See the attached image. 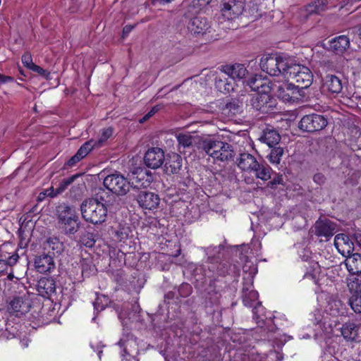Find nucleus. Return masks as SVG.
Returning a JSON list of instances; mask_svg holds the SVG:
<instances>
[{"label": "nucleus", "instance_id": "nucleus-57", "mask_svg": "<svg viewBox=\"0 0 361 361\" xmlns=\"http://www.w3.org/2000/svg\"><path fill=\"white\" fill-rule=\"evenodd\" d=\"M238 105L234 102H229L227 103L226 105V108L228 109L232 114H235L236 113H238Z\"/></svg>", "mask_w": 361, "mask_h": 361}, {"label": "nucleus", "instance_id": "nucleus-26", "mask_svg": "<svg viewBox=\"0 0 361 361\" xmlns=\"http://www.w3.org/2000/svg\"><path fill=\"white\" fill-rule=\"evenodd\" d=\"M329 49L336 54H343L350 46V39L346 35H339L329 42Z\"/></svg>", "mask_w": 361, "mask_h": 361}, {"label": "nucleus", "instance_id": "nucleus-7", "mask_svg": "<svg viewBox=\"0 0 361 361\" xmlns=\"http://www.w3.org/2000/svg\"><path fill=\"white\" fill-rule=\"evenodd\" d=\"M104 187L110 194L116 195H126L130 190V182L120 173H113L105 177L103 181Z\"/></svg>", "mask_w": 361, "mask_h": 361}, {"label": "nucleus", "instance_id": "nucleus-21", "mask_svg": "<svg viewBox=\"0 0 361 361\" xmlns=\"http://www.w3.org/2000/svg\"><path fill=\"white\" fill-rule=\"evenodd\" d=\"M35 267L38 272L42 274L47 273L54 269L55 264L53 256L47 253L36 257L35 259Z\"/></svg>", "mask_w": 361, "mask_h": 361}, {"label": "nucleus", "instance_id": "nucleus-42", "mask_svg": "<svg viewBox=\"0 0 361 361\" xmlns=\"http://www.w3.org/2000/svg\"><path fill=\"white\" fill-rule=\"evenodd\" d=\"M259 8L257 3L250 1L247 4L245 2V8L243 15L247 18H257L259 14L258 13Z\"/></svg>", "mask_w": 361, "mask_h": 361}, {"label": "nucleus", "instance_id": "nucleus-44", "mask_svg": "<svg viewBox=\"0 0 361 361\" xmlns=\"http://www.w3.org/2000/svg\"><path fill=\"white\" fill-rule=\"evenodd\" d=\"M94 140H90L86 142H85L78 150L77 154L82 159L85 157L89 152L96 146L93 143Z\"/></svg>", "mask_w": 361, "mask_h": 361}, {"label": "nucleus", "instance_id": "nucleus-6", "mask_svg": "<svg viewBox=\"0 0 361 361\" xmlns=\"http://www.w3.org/2000/svg\"><path fill=\"white\" fill-rule=\"evenodd\" d=\"M240 274V267L239 264L231 263L229 261L220 262L216 267L217 277L221 276L226 278L224 281V286H220L219 288H224L228 286L231 281H238ZM220 280L216 278L214 280V287H218L216 284Z\"/></svg>", "mask_w": 361, "mask_h": 361}, {"label": "nucleus", "instance_id": "nucleus-19", "mask_svg": "<svg viewBox=\"0 0 361 361\" xmlns=\"http://www.w3.org/2000/svg\"><path fill=\"white\" fill-rule=\"evenodd\" d=\"M248 85L257 93L271 92L273 89L272 82L269 78L257 75L249 80Z\"/></svg>", "mask_w": 361, "mask_h": 361}, {"label": "nucleus", "instance_id": "nucleus-22", "mask_svg": "<svg viewBox=\"0 0 361 361\" xmlns=\"http://www.w3.org/2000/svg\"><path fill=\"white\" fill-rule=\"evenodd\" d=\"M215 86L221 92L229 93L235 91L236 84L224 71L223 74L216 78Z\"/></svg>", "mask_w": 361, "mask_h": 361}, {"label": "nucleus", "instance_id": "nucleus-17", "mask_svg": "<svg viewBox=\"0 0 361 361\" xmlns=\"http://www.w3.org/2000/svg\"><path fill=\"white\" fill-rule=\"evenodd\" d=\"M334 245L343 257L353 254L354 243L348 235L340 233L335 236Z\"/></svg>", "mask_w": 361, "mask_h": 361}, {"label": "nucleus", "instance_id": "nucleus-23", "mask_svg": "<svg viewBox=\"0 0 361 361\" xmlns=\"http://www.w3.org/2000/svg\"><path fill=\"white\" fill-rule=\"evenodd\" d=\"M238 167L243 171L252 173L256 166H258L257 159L251 154L241 153L236 161Z\"/></svg>", "mask_w": 361, "mask_h": 361}, {"label": "nucleus", "instance_id": "nucleus-14", "mask_svg": "<svg viewBox=\"0 0 361 361\" xmlns=\"http://www.w3.org/2000/svg\"><path fill=\"white\" fill-rule=\"evenodd\" d=\"M182 166V157L176 152L168 153L163 161L159 159V168H163L166 174H176Z\"/></svg>", "mask_w": 361, "mask_h": 361}, {"label": "nucleus", "instance_id": "nucleus-9", "mask_svg": "<svg viewBox=\"0 0 361 361\" xmlns=\"http://www.w3.org/2000/svg\"><path fill=\"white\" fill-rule=\"evenodd\" d=\"M275 94L276 97L285 102H295L300 99L303 93L293 82H283L276 86Z\"/></svg>", "mask_w": 361, "mask_h": 361}, {"label": "nucleus", "instance_id": "nucleus-59", "mask_svg": "<svg viewBox=\"0 0 361 361\" xmlns=\"http://www.w3.org/2000/svg\"><path fill=\"white\" fill-rule=\"evenodd\" d=\"M211 1L212 0H193L192 3L195 6H197L201 8L208 5Z\"/></svg>", "mask_w": 361, "mask_h": 361}, {"label": "nucleus", "instance_id": "nucleus-38", "mask_svg": "<svg viewBox=\"0 0 361 361\" xmlns=\"http://www.w3.org/2000/svg\"><path fill=\"white\" fill-rule=\"evenodd\" d=\"M327 4V0H315L306 6L305 11L309 14L319 13L325 10Z\"/></svg>", "mask_w": 361, "mask_h": 361}, {"label": "nucleus", "instance_id": "nucleus-32", "mask_svg": "<svg viewBox=\"0 0 361 361\" xmlns=\"http://www.w3.org/2000/svg\"><path fill=\"white\" fill-rule=\"evenodd\" d=\"M43 249L47 253L54 255L63 250V243L56 237H50L43 243Z\"/></svg>", "mask_w": 361, "mask_h": 361}, {"label": "nucleus", "instance_id": "nucleus-49", "mask_svg": "<svg viewBox=\"0 0 361 361\" xmlns=\"http://www.w3.org/2000/svg\"><path fill=\"white\" fill-rule=\"evenodd\" d=\"M192 286L189 283H186L181 284L178 289V293L181 298L188 297L192 293Z\"/></svg>", "mask_w": 361, "mask_h": 361}, {"label": "nucleus", "instance_id": "nucleus-29", "mask_svg": "<svg viewBox=\"0 0 361 361\" xmlns=\"http://www.w3.org/2000/svg\"><path fill=\"white\" fill-rule=\"evenodd\" d=\"M281 135L277 130L266 128L259 138V141L265 143L269 147L279 145L281 141Z\"/></svg>", "mask_w": 361, "mask_h": 361}, {"label": "nucleus", "instance_id": "nucleus-58", "mask_svg": "<svg viewBox=\"0 0 361 361\" xmlns=\"http://www.w3.org/2000/svg\"><path fill=\"white\" fill-rule=\"evenodd\" d=\"M81 159L82 158H80L77 154H75L68 161L67 165L70 167H72Z\"/></svg>", "mask_w": 361, "mask_h": 361}, {"label": "nucleus", "instance_id": "nucleus-27", "mask_svg": "<svg viewBox=\"0 0 361 361\" xmlns=\"http://www.w3.org/2000/svg\"><path fill=\"white\" fill-rule=\"evenodd\" d=\"M137 202L143 209L152 210L158 206V195L144 192L138 195Z\"/></svg>", "mask_w": 361, "mask_h": 361}, {"label": "nucleus", "instance_id": "nucleus-45", "mask_svg": "<svg viewBox=\"0 0 361 361\" xmlns=\"http://www.w3.org/2000/svg\"><path fill=\"white\" fill-rule=\"evenodd\" d=\"M349 302L350 307L355 313H361V293L353 294Z\"/></svg>", "mask_w": 361, "mask_h": 361}, {"label": "nucleus", "instance_id": "nucleus-28", "mask_svg": "<svg viewBox=\"0 0 361 361\" xmlns=\"http://www.w3.org/2000/svg\"><path fill=\"white\" fill-rule=\"evenodd\" d=\"M347 270L351 275L361 274V254L353 253L345 259Z\"/></svg>", "mask_w": 361, "mask_h": 361}, {"label": "nucleus", "instance_id": "nucleus-39", "mask_svg": "<svg viewBox=\"0 0 361 361\" xmlns=\"http://www.w3.org/2000/svg\"><path fill=\"white\" fill-rule=\"evenodd\" d=\"M75 215H77L76 212L71 206L63 204L60 205L58 208V218L59 222L66 220V218L74 217Z\"/></svg>", "mask_w": 361, "mask_h": 361}, {"label": "nucleus", "instance_id": "nucleus-33", "mask_svg": "<svg viewBox=\"0 0 361 361\" xmlns=\"http://www.w3.org/2000/svg\"><path fill=\"white\" fill-rule=\"evenodd\" d=\"M226 73L235 82L236 80H240L245 77L247 71L243 64H235L226 67L224 70Z\"/></svg>", "mask_w": 361, "mask_h": 361}, {"label": "nucleus", "instance_id": "nucleus-16", "mask_svg": "<svg viewBox=\"0 0 361 361\" xmlns=\"http://www.w3.org/2000/svg\"><path fill=\"white\" fill-rule=\"evenodd\" d=\"M142 317L143 316L140 312V306L136 303L132 305L131 312H122L119 314V318L121 319L124 326L134 324L135 327H140L139 324L142 322Z\"/></svg>", "mask_w": 361, "mask_h": 361}, {"label": "nucleus", "instance_id": "nucleus-64", "mask_svg": "<svg viewBox=\"0 0 361 361\" xmlns=\"http://www.w3.org/2000/svg\"><path fill=\"white\" fill-rule=\"evenodd\" d=\"M49 195H50V193H47L46 192V190H44V191L39 192V194L38 195V196L37 197V200L38 202H42L45 199L46 197H48Z\"/></svg>", "mask_w": 361, "mask_h": 361}, {"label": "nucleus", "instance_id": "nucleus-37", "mask_svg": "<svg viewBox=\"0 0 361 361\" xmlns=\"http://www.w3.org/2000/svg\"><path fill=\"white\" fill-rule=\"evenodd\" d=\"M269 148L270 152L267 157L269 161L273 164H279L284 153L283 148L279 145H274Z\"/></svg>", "mask_w": 361, "mask_h": 361}, {"label": "nucleus", "instance_id": "nucleus-48", "mask_svg": "<svg viewBox=\"0 0 361 361\" xmlns=\"http://www.w3.org/2000/svg\"><path fill=\"white\" fill-rule=\"evenodd\" d=\"M76 176H72L68 178L63 179L56 188V193L61 194L69 186L75 179Z\"/></svg>", "mask_w": 361, "mask_h": 361}, {"label": "nucleus", "instance_id": "nucleus-54", "mask_svg": "<svg viewBox=\"0 0 361 361\" xmlns=\"http://www.w3.org/2000/svg\"><path fill=\"white\" fill-rule=\"evenodd\" d=\"M313 180L315 183L321 185L324 183V182L326 180V178H325L324 175H323L322 173H317L314 175Z\"/></svg>", "mask_w": 361, "mask_h": 361}, {"label": "nucleus", "instance_id": "nucleus-41", "mask_svg": "<svg viewBox=\"0 0 361 361\" xmlns=\"http://www.w3.org/2000/svg\"><path fill=\"white\" fill-rule=\"evenodd\" d=\"M348 286L353 294L361 293V274L352 275L348 279Z\"/></svg>", "mask_w": 361, "mask_h": 361}, {"label": "nucleus", "instance_id": "nucleus-10", "mask_svg": "<svg viewBox=\"0 0 361 361\" xmlns=\"http://www.w3.org/2000/svg\"><path fill=\"white\" fill-rule=\"evenodd\" d=\"M245 8V0H223L221 15L226 20H232L243 15Z\"/></svg>", "mask_w": 361, "mask_h": 361}, {"label": "nucleus", "instance_id": "nucleus-46", "mask_svg": "<svg viewBox=\"0 0 361 361\" xmlns=\"http://www.w3.org/2000/svg\"><path fill=\"white\" fill-rule=\"evenodd\" d=\"M130 232L131 231L129 226L121 224L116 231V236L118 240L122 241L128 238Z\"/></svg>", "mask_w": 361, "mask_h": 361}, {"label": "nucleus", "instance_id": "nucleus-47", "mask_svg": "<svg viewBox=\"0 0 361 361\" xmlns=\"http://www.w3.org/2000/svg\"><path fill=\"white\" fill-rule=\"evenodd\" d=\"M177 140L180 145L188 147L192 145L193 137L190 134L179 133Z\"/></svg>", "mask_w": 361, "mask_h": 361}, {"label": "nucleus", "instance_id": "nucleus-4", "mask_svg": "<svg viewBox=\"0 0 361 361\" xmlns=\"http://www.w3.org/2000/svg\"><path fill=\"white\" fill-rule=\"evenodd\" d=\"M291 59L286 56L276 54L264 55L260 60L261 69L271 76L287 75V70Z\"/></svg>", "mask_w": 361, "mask_h": 361}, {"label": "nucleus", "instance_id": "nucleus-61", "mask_svg": "<svg viewBox=\"0 0 361 361\" xmlns=\"http://www.w3.org/2000/svg\"><path fill=\"white\" fill-rule=\"evenodd\" d=\"M18 255L16 253L9 257L7 262H6L7 263V265L8 264L10 266H12L13 264H16V262L18 261Z\"/></svg>", "mask_w": 361, "mask_h": 361}, {"label": "nucleus", "instance_id": "nucleus-35", "mask_svg": "<svg viewBox=\"0 0 361 361\" xmlns=\"http://www.w3.org/2000/svg\"><path fill=\"white\" fill-rule=\"evenodd\" d=\"M271 168L266 163L258 162V166L254 168L253 173L257 178L268 180L271 178Z\"/></svg>", "mask_w": 361, "mask_h": 361}, {"label": "nucleus", "instance_id": "nucleus-18", "mask_svg": "<svg viewBox=\"0 0 361 361\" xmlns=\"http://www.w3.org/2000/svg\"><path fill=\"white\" fill-rule=\"evenodd\" d=\"M210 27L208 20L205 17L200 16L191 18L188 25V30L195 35H203Z\"/></svg>", "mask_w": 361, "mask_h": 361}, {"label": "nucleus", "instance_id": "nucleus-43", "mask_svg": "<svg viewBox=\"0 0 361 361\" xmlns=\"http://www.w3.org/2000/svg\"><path fill=\"white\" fill-rule=\"evenodd\" d=\"M112 135V129L111 128H104L102 130L101 135L98 140H94V145L96 147H101Z\"/></svg>", "mask_w": 361, "mask_h": 361}, {"label": "nucleus", "instance_id": "nucleus-63", "mask_svg": "<svg viewBox=\"0 0 361 361\" xmlns=\"http://www.w3.org/2000/svg\"><path fill=\"white\" fill-rule=\"evenodd\" d=\"M134 28V25H127L123 27V37L127 36Z\"/></svg>", "mask_w": 361, "mask_h": 361}, {"label": "nucleus", "instance_id": "nucleus-24", "mask_svg": "<svg viewBox=\"0 0 361 361\" xmlns=\"http://www.w3.org/2000/svg\"><path fill=\"white\" fill-rule=\"evenodd\" d=\"M360 327L353 322H347L341 327L342 336L348 341H356Z\"/></svg>", "mask_w": 361, "mask_h": 361}, {"label": "nucleus", "instance_id": "nucleus-15", "mask_svg": "<svg viewBox=\"0 0 361 361\" xmlns=\"http://www.w3.org/2000/svg\"><path fill=\"white\" fill-rule=\"evenodd\" d=\"M153 174L148 169H137L130 177V187H147L154 180Z\"/></svg>", "mask_w": 361, "mask_h": 361}, {"label": "nucleus", "instance_id": "nucleus-8", "mask_svg": "<svg viewBox=\"0 0 361 361\" xmlns=\"http://www.w3.org/2000/svg\"><path fill=\"white\" fill-rule=\"evenodd\" d=\"M327 125L328 120L324 116L312 113L302 117L298 128L304 132L315 133L324 129Z\"/></svg>", "mask_w": 361, "mask_h": 361}, {"label": "nucleus", "instance_id": "nucleus-55", "mask_svg": "<svg viewBox=\"0 0 361 361\" xmlns=\"http://www.w3.org/2000/svg\"><path fill=\"white\" fill-rule=\"evenodd\" d=\"M82 243L86 246L91 247L94 244V240L92 238V236H89V235L86 237L84 236L82 238Z\"/></svg>", "mask_w": 361, "mask_h": 361}, {"label": "nucleus", "instance_id": "nucleus-12", "mask_svg": "<svg viewBox=\"0 0 361 361\" xmlns=\"http://www.w3.org/2000/svg\"><path fill=\"white\" fill-rule=\"evenodd\" d=\"M336 224L329 219L319 218L314 225V235L328 241L336 231Z\"/></svg>", "mask_w": 361, "mask_h": 361}, {"label": "nucleus", "instance_id": "nucleus-25", "mask_svg": "<svg viewBox=\"0 0 361 361\" xmlns=\"http://www.w3.org/2000/svg\"><path fill=\"white\" fill-rule=\"evenodd\" d=\"M37 289L40 295L49 298L56 290V282L52 278H42L39 280Z\"/></svg>", "mask_w": 361, "mask_h": 361}, {"label": "nucleus", "instance_id": "nucleus-52", "mask_svg": "<svg viewBox=\"0 0 361 361\" xmlns=\"http://www.w3.org/2000/svg\"><path fill=\"white\" fill-rule=\"evenodd\" d=\"M31 70L33 71L34 72H36L38 74L42 75L46 79L50 78V73L49 71H47V70L43 69L42 68H41L40 66H39L35 64L33 66V67L31 68Z\"/></svg>", "mask_w": 361, "mask_h": 361}, {"label": "nucleus", "instance_id": "nucleus-2", "mask_svg": "<svg viewBox=\"0 0 361 361\" xmlns=\"http://www.w3.org/2000/svg\"><path fill=\"white\" fill-rule=\"evenodd\" d=\"M200 147L213 159L215 163L233 161L235 155L233 145L214 138L209 137L202 140Z\"/></svg>", "mask_w": 361, "mask_h": 361}, {"label": "nucleus", "instance_id": "nucleus-62", "mask_svg": "<svg viewBox=\"0 0 361 361\" xmlns=\"http://www.w3.org/2000/svg\"><path fill=\"white\" fill-rule=\"evenodd\" d=\"M12 81H13V78L12 77L0 74V85Z\"/></svg>", "mask_w": 361, "mask_h": 361}, {"label": "nucleus", "instance_id": "nucleus-50", "mask_svg": "<svg viewBox=\"0 0 361 361\" xmlns=\"http://www.w3.org/2000/svg\"><path fill=\"white\" fill-rule=\"evenodd\" d=\"M22 63H23V65L25 66H26L27 68H28L30 70L35 65V63H33V62H32V59L31 54L29 53H25V54L23 55Z\"/></svg>", "mask_w": 361, "mask_h": 361}, {"label": "nucleus", "instance_id": "nucleus-36", "mask_svg": "<svg viewBox=\"0 0 361 361\" xmlns=\"http://www.w3.org/2000/svg\"><path fill=\"white\" fill-rule=\"evenodd\" d=\"M157 154L156 148H152L147 150L144 157L145 164L149 168L154 170V175H156V170L158 169V159H157Z\"/></svg>", "mask_w": 361, "mask_h": 361}, {"label": "nucleus", "instance_id": "nucleus-11", "mask_svg": "<svg viewBox=\"0 0 361 361\" xmlns=\"http://www.w3.org/2000/svg\"><path fill=\"white\" fill-rule=\"evenodd\" d=\"M251 104L257 111L268 114L274 109L276 101L270 92H262L257 93L256 97L252 98Z\"/></svg>", "mask_w": 361, "mask_h": 361}, {"label": "nucleus", "instance_id": "nucleus-31", "mask_svg": "<svg viewBox=\"0 0 361 361\" xmlns=\"http://www.w3.org/2000/svg\"><path fill=\"white\" fill-rule=\"evenodd\" d=\"M243 270L245 274L243 278V283H249L250 285L254 283V279L258 271L257 265L251 261L246 260Z\"/></svg>", "mask_w": 361, "mask_h": 361}, {"label": "nucleus", "instance_id": "nucleus-5", "mask_svg": "<svg viewBox=\"0 0 361 361\" xmlns=\"http://www.w3.org/2000/svg\"><path fill=\"white\" fill-rule=\"evenodd\" d=\"M284 78L295 82V85L303 93V90L312 85L313 74L308 67L296 63L291 59L287 70V75L284 76Z\"/></svg>", "mask_w": 361, "mask_h": 361}, {"label": "nucleus", "instance_id": "nucleus-40", "mask_svg": "<svg viewBox=\"0 0 361 361\" xmlns=\"http://www.w3.org/2000/svg\"><path fill=\"white\" fill-rule=\"evenodd\" d=\"M118 345L123 348V353L122 355L124 357L133 355L137 350L135 341L133 339L121 340L118 342Z\"/></svg>", "mask_w": 361, "mask_h": 361}, {"label": "nucleus", "instance_id": "nucleus-3", "mask_svg": "<svg viewBox=\"0 0 361 361\" xmlns=\"http://www.w3.org/2000/svg\"><path fill=\"white\" fill-rule=\"evenodd\" d=\"M242 298L245 306L252 307L253 319L259 326L263 327L271 322V317L268 319L265 315L259 314L260 311L263 310V307L261 302L258 301L259 294L257 290L253 289V283L250 285L249 283H243Z\"/></svg>", "mask_w": 361, "mask_h": 361}, {"label": "nucleus", "instance_id": "nucleus-34", "mask_svg": "<svg viewBox=\"0 0 361 361\" xmlns=\"http://www.w3.org/2000/svg\"><path fill=\"white\" fill-rule=\"evenodd\" d=\"M61 228L64 230L66 234H74L75 233L79 228V219L77 215L74 216V217H71L69 219L66 218V220L59 222Z\"/></svg>", "mask_w": 361, "mask_h": 361}, {"label": "nucleus", "instance_id": "nucleus-60", "mask_svg": "<svg viewBox=\"0 0 361 361\" xmlns=\"http://www.w3.org/2000/svg\"><path fill=\"white\" fill-rule=\"evenodd\" d=\"M100 302H102V298L97 297L93 303L94 307L97 311H101L104 309V305H101Z\"/></svg>", "mask_w": 361, "mask_h": 361}, {"label": "nucleus", "instance_id": "nucleus-56", "mask_svg": "<svg viewBox=\"0 0 361 361\" xmlns=\"http://www.w3.org/2000/svg\"><path fill=\"white\" fill-rule=\"evenodd\" d=\"M175 298L177 300L178 299V296L176 295V293L173 291H169L164 296V301L167 304H170L171 300H173Z\"/></svg>", "mask_w": 361, "mask_h": 361}, {"label": "nucleus", "instance_id": "nucleus-53", "mask_svg": "<svg viewBox=\"0 0 361 361\" xmlns=\"http://www.w3.org/2000/svg\"><path fill=\"white\" fill-rule=\"evenodd\" d=\"M158 111L157 106H154L150 111L139 120L140 123H145L149 118H151Z\"/></svg>", "mask_w": 361, "mask_h": 361}, {"label": "nucleus", "instance_id": "nucleus-1", "mask_svg": "<svg viewBox=\"0 0 361 361\" xmlns=\"http://www.w3.org/2000/svg\"><path fill=\"white\" fill-rule=\"evenodd\" d=\"M119 200L105 189L99 188L92 198L85 200L80 206L82 218L93 224H102L106 220L108 209L116 211Z\"/></svg>", "mask_w": 361, "mask_h": 361}, {"label": "nucleus", "instance_id": "nucleus-30", "mask_svg": "<svg viewBox=\"0 0 361 361\" xmlns=\"http://www.w3.org/2000/svg\"><path fill=\"white\" fill-rule=\"evenodd\" d=\"M164 240V238H160L159 237V250L161 252H159L160 255H166L170 257H178L180 254V247L178 244H177L175 242H173L171 240H166V243L168 244L165 246H163V240Z\"/></svg>", "mask_w": 361, "mask_h": 361}, {"label": "nucleus", "instance_id": "nucleus-51", "mask_svg": "<svg viewBox=\"0 0 361 361\" xmlns=\"http://www.w3.org/2000/svg\"><path fill=\"white\" fill-rule=\"evenodd\" d=\"M276 185H283V176L281 174H277L271 181H269L268 187L274 188Z\"/></svg>", "mask_w": 361, "mask_h": 361}, {"label": "nucleus", "instance_id": "nucleus-13", "mask_svg": "<svg viewBox=\"0 0 361 361\" xmlns=\"http://www.w3.org/2000/svg\"><path fill=\"white\" fill-rule=\"evenodd\" d=\"M343 78L334 74H326L322 78V91L324 93L336 96L343 88Z\"/></svg>", "mask_w": 361, "mask_h": 361}, {"label": "nucleus", "instance_id": "nucleus-20", "mask_svg": "<svg viewBox=\"0 0 361 361\" xmlns=\"http://www.w3.org/2000/svg\"><path fill=\"white\" fill-rule=\"evenodd\" d=\"M30 307V301L28 299L18 297L11 301L8 310L11 313L20 317L29 312Z\"/></svg>", "mask_w": 361, "mask_h": 361}]
</instances>
